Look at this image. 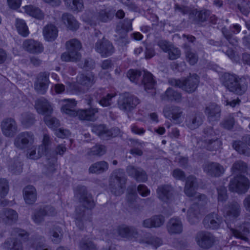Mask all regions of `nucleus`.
Masks as SVG:
<instances>
[{
	"label": "nucleus",
	"instance_id": "a878e982",
	"mask_svg": "<svg viewBox=\"0 0 250 250\" xmlns=\"http://www.w3.org/2000/svg\"><path fill=\"white\" fill-rule=\"evenodd\" d=\"M167 230L170 234L181 233L183 230V224L181 219L177 217L170 219L167 224Z\"/></svg>",
	"mask_w": 250,
	"mask_h": 250
},
{
	"label": "nucleus",
	"instance_id": "ddd939ff",
	"mask_svg": "<svg viewBox=\"0 0 250 250\" xmlns=\"http://www.w3.org/2000/svg\"><path fill=\"white\" fill-rule=\"evenodd\" d=\"M34 142V134L30 132L20 133L15 138L14 145L19 149H24L32 145Z\"/></svg>",
	"mask_w": 250,
	"mask_h": 250
},
{
	"label": "nucleus",
	"instance_id": "603ef678",
	"mask_svg": "<svg viewBox=\"0 0 250 250\" xmlns=\"http://www.w3.org/2000/svg\"><path fill=\"white\" fill-rule=\"evenodd\" d=\"M142 75V72L140 71L129 70L127 72V76L130 81L138 83L141 81V76Z\"/></svg>",
	"mask_w": 250,
	"mask_h": 250
},
{
	"label": "nucleus",
	"instance_id": "bf43d9fd",
	"mask_svg": "<svg viewBox=\"0 0 250 250\" xmlns=\"http://www.w3.org/2000/svg\"><path fill=\"white\" fill-rule=\"evenodd\" d=\"M152 219L153 227L155 228H159L163 225L165 219L162 215H156L151 217Z\"/></svg>",
	"mask_w": 250,
	"mask_h": 250
},
{
	"label": "nucleus",
	"instance_id": "0eeeda50",
	"mask_svg": "<svg viewBox=\"0 0 250 250\" xmlns=\"http://www.w3.org/2000/svg\"><path fill=\"white\" fill-rule=\"evenodd\" d=\"M169 83L171 85L181 88L187 92L192 93L196 90L198 86L199 77L197 74H194L182 81L170 79L169 80Z\"/></svg>",
	"mask_w": 250,
	"mask_h": 250
},
{
	"label": "nucleus",
	"instance_id": "09e8293b",
	"mask_svg": "<svg viewBox=\"0 0 250 250\" xmlns=\"http://www.w3.org/2000/svg\"><path fill=\"white\" fill-rule=\"evenodd\" d=\"M186 122L188 124L201 125L203 122V115L201 113L192 114L187 116Z\"/></svg>",
	"mask_w": 250,
	"mask_h": 250
},
{
	"label": "nucleus",
	"instance_id": "aec40b11",
	"mask_svg": "<svg viewBox=\"0 0 250 250\" xmlns=\"http://www.w3.org/2000/svg\"><path fill=\"white\" fill-rule=\"evenodd\" d=\"M210 16V11L204 9L197 10L195 9L189 13V19L195 24H201L202 23L207 21Z\"/></svg>",
	"mask_w": 250,
	"mask_h": 250
},
{
	"label": "nucleus",
	"instance_id": "338daca9",
	"mask_svg": "<svg viewBox=\"0 0 250 250\" xmlns=\"http://www.w3.org/2000/svg\"><path fill=\"white\" fill-rule=\"evenodd\" d=\"M23 124H28L29 125H33L35 123V117L33 114L31 113H25L22 115Z\"/></svg>",
	"mask_w": 250,
	"mask_h": 250
},
{
	"label": "nucleus",
	"instance_id": "0e129e2a",
	"mask_svg": "<svg viewBox=\"0 0 250 250\" xmlns=\"http://www.w3.org/2000/svg\"><path fill=\"white\" fill-rule=\"evenodd\" d=\"M218 202L225 201L227 198V189L224 187H220L217 188Z\"/></svg>",
	"mask_w": 250,
	"mask_h": 250
},
{
	"label": "nucleus",
	"instance_id": "5fc2aeb1",
	"mask_svg": "<svg viewBox=\"0 0 250 250\" xmlns=\"http://www.w3.org/2000/svg\"><path fill=\"white\" fill-rule=\"evenodd\" d=\"M51 128L54 131L55 134L59 138H65L70 135L69 131L62 128H57L56 126H51Z\"/></svg>",
	"mask_w": 250,
	"mask_h": 250
},
{
	"label": "nucleus",
	"instance_id": "4d7b16f0",
	"mask_svg": "<svg viewBox=\"0 0 250 250\" xmlns=\"http://www.w3.org/2000/svg\"><path fill=\"white\" fill-rule=\"evenodd\" d=\"M168 53V58L171 60H174L180 57L181 55V51L180 49L174 46L173 45L170 47Z\"/></svg>",
	"mask_w": 250,
	"mask_h": 250
},
{
	"label": "nucleus",
	"instance_id": "6e6552de",
	"mask_svg": "<svg viewBox=\"0 0 250 250\" xmlns=\"http://www.w3.org/2000/svg\"><path fill=\"white\" fill-rule=\"evenodd\" d=\"M115 10L110 6H103L91 18L89 23L91 25H96L100 22L106 23L113 18Z\"/></svg>",
	"mask_w": 250,
	"mask_h": 250
},
{
	"label": "nucleus",
	"instance_id": "3c124183",
	"mask_svg": "<svg viewBox=\"0 0 250 250\" xmlns=\"http://www.w3.org/2000/svg\"><path fill=\"white\" fill-rule=\"evenodd\" d=\"M61 232L62 229L59 226H56L53 230L50 231L52 241L54 243L58 244L61 241L62 238Z\"/></svg>",
	"mask_w": 250,
	"mask_h": 250
},
{
	"label": "nucleus",
	"instance_id": "f3484780",
	"mask_svg": "<svg viewBox=\"0 0 250 250\" xmlns=\"http://www.w3.org/2000/svg\"><path fill=\"white\" fill-rule=\"evenodd\" d=\"M203 169L208 175L213 177H219L225 172L223 166L215 162H208L203 166Z\"/></svg>",
	"mask_w": 250,
	"mask_h": 250
},
{
	"label": "nucleus",
	"instance_id": "412c9836",
	"mask_svg": "<svg viewBox=\"0 0 250 250\" xmlns=\"http://www.w3.org/2000/svg\"><path fill=\"white\" fill-rule=\"evenodd\" d=\"M126 171L129 176L133 177L137 182H145L147 179L146 171L141 168L130 165L127 167Z\"/></svg>",
	"mask_w": 250,
	"mask_h": 250
},
{
	"label": "nucleus",
	"instance_id": "e2e57ef3",
	"mask_svg": "<svg viewBox=\"0 0 250 250\" xmlns=\"http://www.w3.org/2000/svg\"><path fill=\"white\" fill-rule=\"evenodd\" d=\"M137 197V194L136 192L135 188H128V193L126 195L127 202L129 204H131L136 201Z\"/></svg>",
	"mask_w": 250,
	"mask_h": 250
},
{
	"label": "nucleus",
	"instance_id": "72a5a7b5",
	"mask_svg": "<svg viewBox=\"0 0 250 250\" xmlns=\"http://www.w3.org/2000/svg\"><path fill=\"white\" fill-rule=\"evenodd\" d=\"M139 243H146L153 245L156 248L161 246L162 244V240L158 237H152L150 233H145L143 236L138 239Z\"/></svg>",
	"mask_w": 250,
	"mask_h": 250
},
{
	"label": "nucleus",
	"instance_id": "6e6d98bb",
	"mask_svg": "<svg viewBox=\"0 0 250 250\" xmlns=\"http://www.w3.org/2000/svg\"><path fill=\"white\" fill-rule=\"evenodd\" d=\"M3 134L7 137H13L18 131L17 126H2Z\"/></svg>",
	"mask_w": 250,
	"mask_h": 250
},
{
	"label": "nucleus",
	"instance_id": "f257e3e1",
	"mask_svg": "<svg viewBox=\"0 0 250 250\" xmlns=\"http://www.w3.org/2000/svg\"><path fill=\"white\" fill-rule=\"evenodd\" d=\"M75 192L81 202L84 206L77 207L75 215L76 225L80 229H83L87 221H91V217L89 213H86L85 208L91 209L94 207L95 204L91 195L87 194L84 186L77 187Z\"/></svg>",
	"mask_w": 250,
	"mask_h": 250
},
{
	"label": "nucleus",
	"instance_id": "37998d69",
	"mask_svg": "<svg viewBox=\"0 0 250 250\" xmlns=\"http://www.w3.org/2000/svg\"><path fill=\"white\" fill-rule=\"evenodd\" d=\"M144 145V143L139 142L137 140L132 141L131 145L132 148L130 150V153L133 155L142 156Z\"/></svg>",
	"mask_w": 250,
	"mask_h": 250
},
{
	"label": "nucleus",
	"instance_id": "6ab92c4d",
	"mask_svg": "<svg viewBox=\"0 0 250 250\" xmlns=\"http://www.w3.org/2000/svg\"><path fill=\"white\" fill-rule=\"evenodd\" d=\"M99 103L103 107H107L114 103V99L117 94L106 93L104 89H100L96 93Z\"/></svg>",
	"mask_w": 250,
	"mask_h": 250
},
{
	"label": "nucleus",
	"instance_id": "052dcab7",
	"mask_svg": "<svg viewBox=\"0 0 250 250\" xmlns=\"http://www.w3.org/2000/svg\"><path fill=\"white\" fill-rule=\"evenodd\" d=\"M222 33L225 38L228 41V42L233 45H235L237 43V40L233 38L232 32L231 31H229L226 27H223L222 29Z\"/></svg>",
	"mask_w": 250,
	"mask_h": 250
},
{
	"label": "nucleus",
	"instance_id": "bb28decb",
	"mask_svg": "<svg viewBox=\"0 0 250 250\" xmlns=\"http://www.w3.org/2000/svg\"><path fill=\"white\" fill-rule=\"evenodd\" d=\"M205 113L210 122L216 121L220 119L221 109L219 106L212 103L206 107Z\"/></svg>",
	"mask_w": 250,
	"mask_h": 250
},
{
	"label": "nucleus",
	"instance_id": "f03ea898",
	"mask_svg": "<svg viewBox=\"0 0 250 250\" xmlns=\"http://www.w3.org/2000/svg\"><path fill=\"white\" fill-rule=\"evenodd\" d=\"M221 83L229 91L242 95L247 90L248 82L244 77L229 73H224L220 77Z\"/></svg>",
	"mask_w": 250,
	"mask_h": 250
},
{
	"label": "nucleus",
	"instance_id": "13d9d810",
	"mask_svg": "<svg viewBox=\"0 0 250 250\" xmlns=\"http://www.w3.org/2000/svg\"><path fill=\"white\" fill-rule=\"evenodd\" d=\"M123 29L125 33H126L127 31L132 29V21L130 20L125 19L124 20L123 23H120L117 26L116 30L118 31L120 27Z\"/></svg>",
	"mask_w": 250,
	"mask_h": 250
},
{
	"label": "nucleus",
	"instance_id": "7c9ffc66",
	"mask_svg": "<svg viewBox=\"0 0 250 250\" xmlns=\"http://www.w3.org/2000/svg\"><path fill=\"white\" fill-rule=\"evenodd\" d=\"M23 195L26 204H33L37 199L36 189L32 186H27L23 190Z\"/></svg>",
	"mask_w": 250,
	"mask_h": 250
},
{
	"label": "nucleus",
	"instance_id": "e433bc0d",
	"mask_svg": "<svg viewBox=\"0 0 250 250\" xmlns=\"http://www.w3.org/2000/svg\"><path fill=\"white\" fill-rule=\"evenodd\" d=\"M181 98V94L171 88H167L165 94L162 96V99L163 100L174 101L176 102H180Z\"/></svg>",
	"mask_w": 250,
	"mask_h": 250
},
{
	"label": "nucleus",
	"instance_id": "393cba45",
	"mask_svg": "<svg viewBox=\"0 0 250 250\" xmlns=\"http://www.w3.org/2000/svg\"><path fill=\"white\" fill-rule=\"evenodd\" d=\"M163 113L166 118L178 123L183 112L179 107L172 106L165 107L164 109Z\"/></svg>",
	"mask_w": 250,
	"mask_h": 250
},
{
	"label": "nucleus",
	"instance_id": "4be33fe9",
	"mask_svg": "<svg viewBox=\"0 0 250 250\" xmlns=\"http://www.w3.org/2000/svg\"><path fill=\"white\" fill-rule=\"evenodd\" d=\"M23 48L30 53L38 54L43 51L42 44L33 39H26L22 44Z\"/></svg>",
	"mask_w": 250,
	"mask_h": 250
},
{
	"label": "nucleus",
	"instance_id": "1a4fd4ad",
	"mask_svg": "<svg viewBox=\"0 0 250 250\" xmlns=\"http://www.w3.org/2000/svg\"><path fill=\"white\" fill-rule=\"evenodd\" d=\"M195 197L198 200L197 204L192 205L188 211V220L191 224H195L198 221V214L200 213L199 206H204L207 204L208 201L204 194L198 193Z\"/></svg>",
	"mask_w": 250,
	"mask_h": 250
},
{
	"label": "nucleus",
	"instance_id": "49530a36",
	"mask_svg": "<svg viewBox=\"0 0 250 250\" xmlns=\"http://www.w3.org/2000/svg\"><path fill=\"white\" fill-rule=\"evenodd\" d=\"M45 214L42 208L34 210L32 215V219L36 224L40 225L44 221Z\"/></svg>",
	"mask_w": 250,
	"mask_h": 250
},
{
	"label": "nucleus",
	"instance_id": "473e14b6",
	"mask_svg": "<svg viewBox=\"0 0 250 250\" xmlns=\"http://www.w3.org/2000/svg\"><path fill=\"white\" fill-rule=\"evenodd\" d=\"M58 32L57 27L53 24L47 25L43 30V36L47 41H54L58 36Z\"/></svg>",
	"mask_w": 250,
	"mask_h": 250
},
{
	"label": "nucleus",
	"instance_id": "f8f14e48",
	"mask_svg": "<svg viewBox=\"0 0 250 250\" xmlns=\"http://www.w3.org/2000/svg\"><path fill=\"white\" fill-rule=\"evenodd\" d=\"M95 50L102 57H106L113 53L114 48L109 41L103 37L101 40H98L95 43Z\"/></svg>",
	"mask_w": 250,
	"mask_h": 250
},
{
	"label": "nucleus",
	"instance_id": "de8ad7c7",
	"mask_svg": "<svg viewBox=\"0 0 250 250\" xmlns=\"http://www.w3.org/2000/svg\"><path fill=\"white\" fill-rule=\"evenodd\" d=\"M3 212L5 216L7 223H11L16 222L18 218V213L16 211L10 208H5Z\"/></svg>",
	"mask_w": 250,
	"mask_h": 250
},
{
	"label": "nucleus",
	"instance_id": "4c0bfd02",
	"mask_svg": "<svg viewBox=\"0 0 250 250\" xmlns=\"http://www.w3.org/2000/svg\"><path fill=\"white\" fill-rule=\"evenodd\" d=\"M184 46L187 61L191 65L195 64L198 60L197 53L187 44H184Z\"/></svg>",
	"mask_w": 250,
	"mask_h": 250
},
{
	"label": "nucleus",
	"instance_id": "9b49d317",
	"mask_svg": "<svg viewBox=\"0 0 250 250\" xmlns=\"http://www.w3.org/2000/svg\"><path fill=\"white\" fill-rule=\"evenodd\" d=\"M139 103V99L134 95L125 93L122 95L118 101V106L122 110L130 111Z\"/></svg>",
	"mask_w": 250,
	"mask_h": 250
},
{
	"label": "nucleus",
	"instance_id": "b1692460",
	"mask_svg": "<svg viewBox=\"0 0 250 250\" xmlns=\"http://www.w3.org/2000/svg\"><path fill=\"white\" fill-rule=\"evenodd\" d=\"M92 131L99 136L101 139L108 140L111 137L115 136L118 130L109 129L106 126H92Z\"/></svg>",
	"mask_w": 250,
	"mask_h": 250
},
{
	"label": "nucleus",
	"instance_id": "58836bf2",
	"mask_svg": "<svg viewBox=\"0 0 250 250\" xmlns=\"http://www.w3.org/2000/svg\"><path fill=\"white\" fill-rule=\"evenodd\" d=\"M106 152V146L103 145L97 144L92 148L88 149L87 152L88 156H102Z\"/></svg>",
	"mask_w": 250,
	"mask_h": 250
},
{
	"label": "nucleus",
	"instance_id": "cd10ccee",
	"mask_svg": "<svg viewBox=\"0 0 250 250\" xmlns=\"http://www.w3.org/2000/svg\"><path fill=\"white\" fill-rule=\"evenodd\" d=\"M61 111L71 116H76L78 111L74 110L77 103L74 99H64L62 101Z\"/></svg>",
	"mask_w": 250,
	"mask_h": 250
},
{
	"label": "nucleus",
	"instance_id": "774afa93",
	"mask_svg": "<svg viewBox=\"0 0 250 250\" xmlns=\"http://www.w3.org/2000/svg\"><path fill=\"white\" fill-rule=\"evenodd\" d=\"M37 92L41 94H44L48 88V84L36 82L34 84Z\"/></svg>",
	"mask_w": 250,
	"mask_h": 250
},
{
	"label": "nucleus",
	"instance_id": "20e7f679",
	"mask_svg": "<svg viewBox=\"0 0 250 250\" xmlns=\"http://www.w3.org/2000/svg\"><path fill=\"white\" fill-rule=\"evenodd\" d=\"M12 238L7 239L3 244L2 247L5 250H23L21 242L14 239V237H19L23 240L28 237V233L24 230L19 228H13L10 231Z\"/></svg>",
	"mask_w": 250,
	"mask_h": 250
},
{
	"label": "nucleus",
	"instance_id": "c756f323",
	"mask_svg": "<svg viewBox=\"0 0 250 250\" xmlns=\"http://www.w3.org/2000/svg\"><path fill=\"white\" fill-rule=\"evenodd\" d=\"M108 167L107 162L100 161L92 164L88 168V172L90 174H100L106 171Z\"/></svg>",
	"mask_w": 250,
	"mask_h": 250
},
{
	"label": "nucleus",
	"instance_id": "a19ab883",
	"mask_svg": "<svg viewBox=\"0 0 250 250\" xmlns=\"http://www.w3.org/2000/svg\"><path fill=\"white\" fill-rule=\"evenodd\" d=\"M231 233L236 238L241 239L244 241H247V236L250 233L248 228L245 226H242L239 229H230Z\"/></svg>",
	"mask_w": 250,
	"mask_h": 250
},
{
	"label": "nucleus",
	"instance_id": "2f4dec72",
	"mask_svg": "<svg viewBox=\"0 0 250 250\" xmlns=\"http://www.w3.org/2000/svg\"><path fill=\"white\" fill-rule=\"evenodd\" d=\"M62 19L63 22L70 30L74 31L78 29L79 27V23L72 15L64 13L62 15Z\"/></svg>",
	"mask_w": 250,
	"mask_h": 250
},
{
	"label": "nucleus",
	"instance_id": "680f3d73",
	"mask_svg": "<svg viewBox=\"0 0 250 250\" xmlns=\"http://www.w3.org/2000/svg\"><path fill=\"white\" fill-rule=\"evenodd\" d=\"M9 191V185L7 181L5 179H0V195L1 197L5 196Z\"/></svg>",
	"mask_w": 250,
	"mask_h": 250
},
{
	"label": "nucleus",
	"instance_id": "a211bd4d",
	"mask_svg": "<svg viewBox=\"0 0 250 250\" xmlns=\"http://www.w3.org/2000/svg\"><path fill=\"white\" fill-rule=\"evenodd\" d=\"M78 83L86 89L91 87L96 82V78L92 72H88L80 74L77 78Z\"/></svg>",
	"mask_w": 250,
	"mask_h": 250
},
{
	"label": "nucleus",
	"instance_id": "2eb2a0df",
	"mask_svg": "<svg viewBox=\"0 0 250 250\" xmlns=\"http://www.w3.org/2000/svg\"><path fill=\"white\" fill-rule=\"evenodd\" d=\"M118 232L122 237L131 240H135L138 242V239L141 238L137 229L132 227L126 226H119L118 228Z\"/></svg>",
	"mask_w": 250,
	"mask_h": 250
},
{
	"label": "nucleus",
	"instance_id": "ea45409f",
	"mask_svg": "<svg viewBox=\"0 0 250 250\" xmlns=\"http://www.w3.org/2000/svg\"><path fill=\"white\" fill-rule=\"evenodd\" d=\"M65 6L73 11L79 12L83 8V0H64Z\"/></svg>",
	"mask_w": 250,
	"mask_h": 250
},
{
	"label": "nucleus",
	"instance_id": "8fccbe9b",
	"mask_svg": "<svg viewBox=\"0 0 250 250\" xmlns=\"http://www.w3.org/2000/svg\"><path fill=\"white\" fill-rule=\"evenodd\" d=\"M80 250H97L98 248L92 241L89 239H83L79 244Z\"/></svg>",
	"mask_w": 250,
	"mask_h": 250
},
{
	"label": "nucleus",
	"instance_id": "dca6fc26",
	"mask_svg": "<svg viewBox=\"0 0 250 250\" xmlns=\"http://www.w3.org/2000/svg\"><path fill=\"white\" fill-rule=\"evenodd\" d=\"M222 223V217L215 212L209 213L203 220L204 227L206 229H218Z\"/></svg>",
	"mask_w": 250,
	"mask_h": 250
},
{
	"label": "nucleus",
	"instance_id": "4468645a",
	"mask_svg": "<svg viewBox=\"0 0 250 250\" xmlns=\"http://www.w3.org/2000/svg\"><path fill=\"white\" fill-rule=\"evenodd\" d=\"M196 240L198 245L201 248L208 249L213 244L215 239L209 232L201 231L197 234Z\"/></svg>",
	"mask_w": 250,
	"mask_h": 250
},
{
	"label": "nucleus",
	"instance_id": "864d4df0",
	"mask_svg": "<svg viewBox=\"0 0 250 250\" xmlns=\"http://www.w3.org/2000/svg\"><path fill=\"white\" fill-rule=\"evenodd\" d=\"M247 169L246 164L241 161L234 163L231 167V170L234 173L244 172Z\"/></svg>",
	"mask_w": 250,
	"mask_h": 250
},
{
	"label": "nucleus",
	"instance_id": "79ce46f5",
	"mask_svg": "<svg viewBox=\"0 0 250 250\" xmlns=\"http://www.w3.org/2000/svg\"><path fill=\"white\" fill-rule=\"evenodd\" d=\"M24 8L27 14L39 20L43 18L44 14L39 8L33 5H27Z\"/></svg>",
	"mask_w": 250,
	"mask_h": 250
},
{
	"label": "nucleus",
	"instance_id": "a18cd8bd",
	"mask_svg": "<svg viewBox=\"0 0 250 250\" xmlns=\"http://www.w3.org/2000/svg\"><path fill=\"white\" fill-rule=\"evenodd\" d=\"M16 26L20 35L23 37H26L28 35V29L24 20L21 19H17Z\"/></svg>",
	"mask_w": 250,
	"mask_h": 250
},
{
	"label": "nucleus",
	"instance_id": "f704fd0d",
	"mask_svg": "<svg viewBox=\"0 0 250 250\" xmlns=\"http://www.w3.org/2000/svg\"><path fill=\"white\" fill-rule=\"evenodd\" d=\"M141 81L144 84L146 90L153 89L154 88L156 82L153 79L152 74L150 72L144 71L143 79Z\"/></svg>",
	"mask_w": 250,
	"mask_h": 250
},
{
	"label": "nucleus",
	"instance_id": "5701e85b",
	"mask_svg": "<svg viewBox=\"0 0 250 250\" xmlns=\"http://www.w3.org/2000/svg\"><path fill=\"white\" fill-rule=\"evenodd\" d=\"M98 110L96 108H90L87 109L78 110L77 116L82 121L94 122L98 118Z\"/></svg>",
	"mask_w": 250,
	"mask_h": 250
},
{
	"label": "nucleus",
	"instance_id": "423d86ee",
	"mask_svg": "<svg viewBox=\"0 0 250 250\" xmlns=\"http://www.w3.org/2000/svg\"><path fill=\"white\" fill-rule=\"evenodd\" d=\"M66 47L67 52L62 54L61 59L62 61L75 62L81 59V55L79 51L82 48V45L80 41L76 39L67 41Z\"/></svg>",
	"mask_w": 250,
	"mask_h": 250
},
{
	"label": "nucleus",
	"instance_id": "69168bd1",
	"mask_svg": "<svg viewBox=\"0 0 250 250\" xmlns=\"http://www.w3.org/2000/svg\"><path fill=\"white\" fill-rule=\"evenodd\" d=\"M208 149L209 150H216L220 148L221 146V142L219 140H210L208 141Z\"/></svg>",
	"mask_w": 250,
	"mask_h": 250
},
{
	"label": "nucleus",
	"instance_id": "9d476101",
	"mask_svg": "<svg viewBox=\"0 0 250 250\" xmlns=\"http://www.w3.org/2000/svg\"><path fill=\"white\" fill-rule=\"evenodd\" d=\"M229 189L239 193H245L249 188V180L242 175L234 177L230 181Z\"/></svg>",
	"mask_w": 250,
	"mask_h": 250
},
{
	"label": "nucleus",
	"instance_id": "c03bdc74",
	"mask_svg": "<svg viewBox=\"0 0 250 250\" xmlns=\"http://www.w3.org/2000/svg\"><path fill=\"white\" fill-rule=\"evenodd\" d=\"M51 144V142L50 137L48 135L44 134L43 136L42 144L38 146L39 153L46 155L49 151Z\"/></svg>",
	"mask_w": 250,
	"mask_h": 250
},
{
	"label": "nucleus",
	"instance_id": "c9c22d12",
	"mask_svg": "<svg viewBox=\"0 0 250 250\" xmlns=\"http://www.w3.org/2000/svg\"><path fill=\"white\" fill-rule=\"evenodd\" d=\"M224 212L227 217L229 218H236L240 213V207L236 202L229 204L228 207L225 208Z\"/></svg>",
	"mask_w": 250,
	"mask_h": 250
},
{
	"label": "nucleus",
	"instance_id": "c85d7f7f",
	"mask_svg": "<svg viewBox=\"0 0 250 250\" xmlns=\"http://www.w3.org/2000/svg\"><path fill=\"white\" fill-rule=\"evenodd\" d=\"M157 192L160 200L167 202L172 198L173 194V189L169 186H163L158 188Z\"/></svg>",
	"mask_w": 250,
	"mask_h": 250
},
{
	"label": "nucleus",
	"instance_id": "39448f33",
	"mask_svg": "<svg viewBox=\"0 0 250 250\" xmlns=\"http://www.w3.org/2000/svg\"><path fill=\"white\" fill-rule=\"evenodd\" d=\"M35 108L39 113L45 115L44 120L46 125H57L60 124L57 119L49 116L53 108L50 103L46 99L42 98L37 100L35 103Z\"/></svg>",
	"mask_w": 250,
	"mask_h": 250
},
{
	"label": "nucleus",
	"instance_id": "7ed1b4c3",
	"mask_svg": "<svg viewBox=\"0 0 250 250\" xmlns=\"http://www.w3.org/2000/svg\"><path fill=\"white\" fill-rule=\"evenodd\" d=\"M127 178L123 170H114L110 178L109 189L116 196L122 195L125 189Z\"/></svg>",
	"mask_w": 250,
	"mask_h": 250
}]
</instances>
